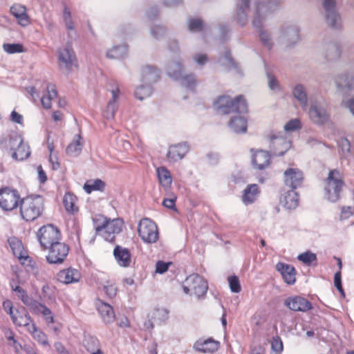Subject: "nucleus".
<instances>
[{"label": "nucleus", "instance_id": "obj_1", "mask_svg": "<svg viewBox=\"0 0 354 354\" xmlns=\"http://www.w3.org/2000/svg\"><path fill=\"white\" fill-rule=\"evenodd\" d=\"M279 0H257L255 2L252 25L259 32L261 42L267 49L271 50L274 46L270 32L264 28L267 17L279 9Z\"/></svg>", "mask_w": 354, "mask_h": 354}, {"label": "nucleus", "instance_id": "obj_2", "mask_svg": "<svg viewBox=\"0 0 354 354\" xmlns=\"http://www.w3.org/2000/svg\"><path fill=\"white\" fill-rule=\"evenodd\" d=\"M94 227L96 233L101 235L109 242L115 239V234H119L122 227V221L120 219H108L102 216H99L93 219Z\"/></svg>", "mask_w": 354, "mask_h": 354}, {"label": "nucleus", "instance_id": "obj_3", "mask_svg": "<svg viewBox=\"0 0 354 354\" xmlns=\"http://www.w3.org/2000/svg\"><path fill=\"white\" fill-rule=\"evenodd\" d=\"M44 198L40 196H30L21 201L20 213L23 219L32 221L40 216L44 211Z\"/></svg>", "mask_w": 354, "mask_h": 354}, {"label": "nucleus", "instance_id": "obj_4", "mask_svg": "<svg viewBox=\"0 0 354 354\" xmlns=\"http://www.w3.org/2000/svg\"><path fill=\"white\" fill-rule=\"evenodd\" d=\"M214 107L222 115L233 112L241 114L248 111L247 103L242 95L237 96L234 100L226 95L220 96L215 102Z\"/></svg>", "mask_w": 354, "mask_h": 354}, {"label": "nucleus", "instance_id": "obj_5", "mask_svg": "<svg viewBox=\"0 0 354 354\" xmlns=\"http://www.w3.org/2000/svg\"><path fill=\"white\" fill-rule=\"evenodd\" d=\"M167 73L171 78L180 81V85L194 91L196 86V80L193 74L184 75L183 66L180 62H171L167 66Z\"/></svg>", "mask_w": 354, "mask_h": 354}, {"label": "nucleus", "instance_id": "obj_6", "mask_svg": "<svg viewBox=\"0 0 354 354\" xmlns=\"http://www.w3.org/2000/svg\"><path fill=\"white\" fill-rule=\"evenodd\" d=\"M342 186L343 181L340 178L339 171L337 170L330 171L324 188L326 199L332 203L338 201Z\"/></svg>", "mask_w": 354, "mask_h": 354}, {"label": "nucleus", "instance_id": "obj_7", "mask_svg": "<svg viewBox=\"0 0 354 354\" xmlns=\"http://www.w3.org/2000/svg\"><path fill=\"white\" fill-rule=\"evenodd\" d=\"M183 288L185 294L201 297L206 294L208 286L207 282L199 274H192L186 278Z\"/></svg>", "mask_w": 354, "mask_h": 354}, {"label": "nucleus", "instance_id": "obj_8", "mask_svg": "<svg viewBox=\"0 0 354 354\" xmlns=\"http://www.w3.org/2000/svg\"><path fill=\"white\" fill-rule=\"evenodd\" d=\"M37 237L40 245L46 250L49 246L62 240L59 230L51 224L41 227L37 232Z\"/></svg>", "mask_w": 354, "mask_h": 354}, {"label": "nucleus", "instance_id": "obj_9", "mask_svg": "<svg viewBox=\"0 0 354 354\" xmlns=\"http://www.w3.org/2000/svg\"><path fill=\"white\" fill-rule=\"evenodd\" d=\"M141 239L147 243H156L158 239V230L156 223L149 218H142L138 227Z\"/></svg>", "mask_w": 354, "mask_h": 354}, {"label": "nucleus", "instance_id": "obj_10", "mask_svg": "<svg viewBox=\"0 0 354 354\" xmlns=\"http://www.w3.org/2000/svg\"><path fill=\"white\" fill-rule=\"evenodd\" d=\"M21 196L16 189L5 187L0 189V207L3 211H12L21 204Z\"/></svg>", "mask_w": 354, "mask_h": 354}, {"label": "nucleus", "instance_id": "obj_11", "mask_svg": "<svg viewBox=\"0 0 354 354\" xmlns=\"http://www.w3.org/2000/svg\"><path fill=\"white\" fill-rule=\"evenodd\" d=\"M48 250L46 255V261L50 264L62 263L69 252V247L61 241L56 242L47 248Z\"/></svg>", "mask_w": 354, "mask_h": 354}, {"label": "nucleus", "instance_id": "obj_12", "mask_svg": "<svg viewBox=\"0 0 354 354\" xmlns=\"http://www.w3.org/2000/svg\"><path fill=\"white\" fill-rule=\"evenodd\" d=\"M308 115L310 120L317 125H324L330 120V114L324 104L320 101L311 103Z\"/></svg>", "mask_w": 354, "mask_h": 354}, {"label": "nucleus", "instance_id": "obj_13", "mask_svg": "<svg viewBox=\"0 0 354 354\" xmlns=\"http://www.w3.org/2000/svg\"><path fill=\"white\" fill-rule=\"evenodd\" d=\"M58 65L61 70L66 73H70L77 66L75 55L68 44L59 49Z\"/></svg>", "mask_w": 354, "mask_h": 354}, {"label": "nucleus", "instance_id": "obj_14", "mask_svg": "<svg viewBox=\"0 0 354 354\" xmlns=\"http://www.w3.org/2000/svg\"><path fill=\"white\" fill-rule=\"evenodd\" d=\"M300 28L296 24L282 27L279 30V38L286 48H292L300 40Z\"/></svg>", "mask_w": 354, "mask_h": 354}, {"label": "nucleus", "instance_id": "obj_15", "mask_svg": "<svg viewBox=\"0 0 354 354\" xmlns=\"http://www.w3.org/2000/svg\"><path fill=\"white\" fill-rule=\"evenodd\" d=\"M322 5L326 24L333 29H339L342 26V20L335 8V0H323Z\"/></svg>", "mask_w": 354, "mask_h": 354}, {"label": "nucleus", "instance_id": "obj_16", "mask_svg": "<svg viewBox=\"0 0 354 354\" xmlns=\"http://www.w3.org/2000/svg\"><path fill=\"white\" fill-rule=\"evenodd\" d=\"M283 180L286 186L296 189L304 181V174L298 168H288L283 173Z\"/></svg>", "mask_w": 354, "mask_h": 354}, {"label": "nucleus", "instance_id": "obj_17", "mask_svg": "<svg viewBox=\"0 0 354 354\" xmlns=\"http://www.w3.org/2000/svg\"><path fill=\"white\" fill-rule=\"evenodd\" d=\"M284 305L290 310L296 312H307L313 308L312 304L300 296L290 297L285 299Z\"/></svg>", "mask_w": 354, "mask_h": 354}, {"label": "nucleus", "instance_id": "obj_18", "mask_svg": "<svg viewBox=\"0 0 354 354\" xmlns=\"http://www.w3.org/2000/svg\"><path fill=\"white\" fill-rule=\"evenodd\" d=\"M250 11V0H236L234 20H236L241 26L243 27L245 26L248 22Z\"/></svg>", "mask_w": 354, "mask_h": 354}, {"label": "nucleus", "instance_id": "obj_19", "mask_svg": "<svg viewBox=\"0 0 354 354\" xmlns=\"http://www.w3.org/2000/svg\"><path fill=\"white\" fill-rule=\"evenodd\" d=\"M10 12L19 26L26 27L30 24V19L27 14V8L25 6L15 3L10 8Z\"/></svg>", "mask_w": 354, "mask_h": 354}, {"label": "nucleus", "instance_id": "obj_20", "mask_svg": "<svg viewBox=\"0 0 354 354\" xmlns=\"http://www.w3.org/2000/svg\"><path fill=\"white\" fill-rule=\"evenodd\" d=\"M335 83L339 91L349 93L354 91V75L341 73L335 77Z\"/></svg>", "mask_w": 354, "mask_h": 354}, {"label": "nucleus", "instance_id": "obj_21", "mask_svg": "<svg viewBox=\"0 0 354 354\" xmlns=\"http://www.w3.org/2000/svg\"><path fill=\"white\" fill-rule=\"evenodd\" d=\"M189 151V147L186 142L174 145L169 147L167 158L169 162H175L183 159Z\"/></svg>", "mask_w": 354, "mask_h": 354}, {"label": "nucleus", "instance_id": "obj_22", "mask_svg": "<svg viewBox=\"0 0 354 354\" xmlns=\"http://www.w3.org/2000/svg\"><path fill=\"white\" fill-rule=\"evenodd\" d=\"M80 279V271L73 268L62 270L57 274V281L64 284L77 283Z\"/></svg>", "mask_w": 354, "mask_h": 354}, {"label": "nucleus", "instance_id": "obj_23", "mask_svg": "<svg viewBox=\"0 0 354 354\" xmlns=\"http://www.w3.org/2000/svg\"><path fill=\"white\" fill-rule=\"evenodd\" d=\"M160 73V70L153 66H144L141 68V81L151 86L159 80Z\"/></svg>", "mask_w": 354, "mask_h": 354}, {"label": "nucleus", "instance_id": "obj_24", "mask_svg": "<svg viewBox=\"0 0 354 354\" xmlns=\"http://www.w3.org/2000/svg\"><path fill=\"white\" fill-rule=\"evenodd\" d=\"M276 269L280 272L286 283L290 285L295 283L296 281V270L292 266L279 262L276 265Z\"/></svg>", "mask_w": 354, "mask_h": 354}, {"label": "nucleus", "instance_id": "obj_25", "mask_svg": "<svg viewBox=\"0 0 354 354\" xmlns=\"http://www.w3.org/2000/svg\"><path fill=\"white\" fill-rule=\"evenodd\" d=\"M260 189L257 184H250L243 189L241 196L242 203L245 205L254 203L259 198Z\"/></svg>", "mask_w": 354, "mask_h": 354}, {"label": "nucleus", "instance_id": "obj_26", "mask_svg": "<svg viewBox=\"0 0 354 354\" xmlns=\"http://www.w3.org/2000/svg\"><path fill=\"white\" fill-rule=\"evenodd\" d=\"M252 163L255 169H263L270 163V154L266 151L258 150L252 154Z\"/></svg>", "mask_w": 354, "mask_h": 354}, {"label": "nucleus", "instance_id": "obj_27", "mask_svg": "<svg viewBox=\"0 0 354 354\" xmlns=\"http://www.w3.org/2000/svg\"><path fill=\"white\" fill-rule=\"evenodd\" d=\"M113 255L118 264L124 268L129 267L131 263V256L128 249L116 245L113 250Z\"/></svg>", "mask_w": 354, "mask_h": 354}, {"label": "nucleus", "instance_id": "obj_28", "mask_svg": "<svg viewBox=\"0 0 354 354\" xmlns=\"http://www.w3.org/2000/svg\"><path fill=\"white\" fill-rule=\"evenodd\" d=\"M220 346L218 341L212 338L207 339H199L194 345L195 350L202 353H213L216 351Z\"/></svg>", "mask_w": 354, "mask_h": 354}, {"label": "nucleus", "instance_id": "obj_29", "mask_svg": "<svg viewBox=\"0 0 354 354\" xmlns=\"http://www.w3.org/2000/svg\"><path fill=\"white\" fill-rule=\"evenodd\" d=\"M11 319L16 326L26 327L27 331H28L30 326L35 324L29 314L24 309L17 310L11 317Z\"/></svg>", "mask_w": 354, "mask_h": 354}, {"label": "nucleus", "instance_id": "obj_30", "mask_svg": "<svg viewBox=\"0 0 354 354\" xmlns=\"http://www.w3.org/2000/svg\"><path fill=\"white\" fill-rule=\"evenodd\" d=\"M112 97L109 102L104 116L106 120H112L118 110L117 101L120 96V90L118 86L111 90Z\"/></svg>", "mask_w": 354, "mask_h": 354}, {"label": "nucleus", "instance_id": "obj_31", "mask_svg": "<svg viewBox=\"0 0 354 354\" xmlns=\"http://www.w3.org/2000/svg\"><path fill=\"white\" fill-rule=\"evenodd\" d=\"M292 93L301 109L306 111L308 104V98L306 87L301 84H297L293 87Z\"/></svg>", "mask_w": 354, "mask_h": 354}, {"label": "nucleus", "instance_id": "obj_32", "mask_svg": "<svg viewBox=\"0 0 354 354\" xmlns=\"http://www.w3.org/2000/svg\"><path fill=\"white\" fill-rule=\"evenodd\" d=\"M280 203L288 209H294L299 205V195L295 189L286 192L280 198Z\"/></svg>", "mask_w": 354, "mask_h": 354}, {"label": "nucleus", "instance_id": "obj_33", "mask_svg": "<svg viewBox=\"0 0 354 354\" xmlns=\"http://www.w3.org/2000/svg\"><path fill=\"white\" fill-rule=\"evenodd\" d=\"M22 142L21 136L17 133H13L9 136L8 138H6L0 142V147L12 153L16 150L20 144H22Z\"/></svg>", "mask_w": 354, "mask_h": 354}, {"label": "nucleus", "instance_id": "obj_34", "mask_svg": "<svg viewBox=\"0 0 354 354\" xmlns=\"http://www.w3.org/2000/svg\"><path fill=\"white\" fill-rule=\"evenodd\" d=\"M97 310L103 322L106 324L112 323L115 320V313L113 307L104 302L97 304Z\"/></svg>", "mask_w": 354, "mask_h": 354}, {"label": "nucleus", "instance_id": "obj_35", "mask_svg": "<svg viewBox=\"0 0 354 354\" xmlns=\"http://www.w3.org/2000/svg\"><path fill=\"white\" fill-rule=\"evenodd\" d=\"M84 146V140L80 134L75 135L72 142L68 145L66 149L67 155L77 157L80 155Z\"/></svg>", "mask_w": 354, "mask_h": 354}, {"label": "nucleus", "instance_id": "obj_36", "mask_svg": "<svg viewBox=\"0 0 354 354\" xmlns=\"http://www.w3.org/2000/svg\"><path fill=\"white\" fill-rule=\"evenodd\" d=\"M229 126L236 133L247 131V120L241 115L233 117L229 122Z\"/></svg>", "mask_w": 354, "mask_h": 354}, {"label": "nucleus", "instance_id": "obj_37", "mask_svg": "<svg viewBox=\"0 0 354 354\" xmlns=\"http://www.w3.org/2000/svg\"><path fill=\"white\" fill-rule=\"evenodd\" d=\"M12 290L15 292L16 295L21 301L30 309L32 308L37 301L33 300L29 297L27 292L19 286L11 284Z\"/></svg>", "mask_w": 354, "mask_h": 354}, {"label": "nucleus", "instance_id": "obj_38", "mask_svg": "<svg viewBox=\"0 0 354 354\" xmlns=\"http://www.w3.org/2000/svg\"><path fill=\"white\" fill-rule=\"evenodd\" d=\"M127 46L122 44L113 46L106 52V57L110 59H120L127 56Z\"/></svg>", "mask_w": 354, "mask_h": 354}, {"label": "nucleus", "instance_id": "obj_39", "mask_svg": "<svg viewBox=\"0 0 354 354\" xmlns=\"http://www.w3.org/2000/svg\"><path fill=\"white\" fill-rule=\"evenodd\" d=\"M187 29L192 32H205L208 27L198 18H190L187 21Z\"/></svg>", "mask_w": 354, "mask_h": 354}, {"label": "nucleus", "instance_id": "obj_40", "mask_svg": "<svg viewBox=\"0 0 354 354\" xmlns=\"http://www.w3.org/2000/svg\"><path fill=\"white\" fill-rule=\"evenodd\" d=\"M57 96V91L53 85L48 84L46 93L41 99V102L44 109H48L51 107L52 100Z\"/></svg>", "mask_w": 354, "mask_h": 354}, {"label": "nucleus", "instance_id": "obj_41", "mask_svg": "<svg viewBox=\"0 0 354 354\" xmlns=\"http://www.w3.org/2000/svg\"><path fill=\"white\" fill-rule=\"evenodd\" d=\"M30 154L29 147L27 144L22 142L16 150L11 153V156L16 160H24L26 159Z\"/></svg>", "mask_w": 354, "mask_h": 354}, {"label": "nucleus", "instance_id": "obj_42", "mask_svg": "<svg viewBox=\"0 0 354 354\" xmlns=\"http://www.w3.org/2000/svg\"><path fill=\"white\" fill-rule=\"evenodd\" d=\"M8 243L9 245L13 252V254L19 258V259H23L26 258L24 255V247L23 245L17 238L16 237H11L8 239Z\"/></svg>", "mask_w": 354, "mask_h": 354}, {"label": "nucleus", "instance_id": "obj_43", "mask_svg": "<svg viewBox=\"0 0 354 354\" xmlns=\"http://www.w3.org/2000/svg\"><path fill=\"white\" fill-rule=\"evenodd\" d=\"M157 175L161 185L165 188L170 187L172 183V178L169 171L165 167H159L157 169Z\"/></svg>", "mask_w": 354, "mask_h": 354}, {"label": "nucleus", "instance_id": "obj_44", "mask_svg": "<svg viewBox=\"0 0 354 354\" xmlns=\"http://www.w3.org/2000/svg\"><path fill=\"white\" fill-rule=\"evenodd\" d=\"M77 198L71 193H66L63 199V203L66 210L69 212L74 214L78 211V207L76 205Z\"/></svg>", "mask_w": 354, "mask_h": 354}, {"label": "nucleus", "instance_id": "obj_45", "mask_svg": "<svg viewBox=\"0 0 354 354\" xmlns=\"http://www.w3.org/2000/svg\"><path fill=\"white\" fill-rule=\"evenodd\" d=\"M28 332L30 333L32 337L42 346H45L49 345L46 335L39 330L36 327L35 324L30 326Z\"/></svg>", "mask_w": 354, "mask_h": 354}, {"label": "nucleus", "instance_id": "obj_46", "mask_svg": "<svg viewBox=\"0 0 354 354\" xmlns=\"http://www.w3.org/2000/svg\"><path fill=\"white\" fill-rule=\"evenodd\" d=\"M35 313H40L43 315L47 323H53L54 319L52 315L51 310L45 305L36 301L32 308H31Z\"/></svg>", "mask_w": 354, "mask_h": 354}, {"label": "nucleus", "instance_id": "obj_47", "mask_svg": "<svg viewBox=\"0 0 354 354\" xmlns=\"http://www.w3.org/2000/svg\"><path fill=\"white\" fill-rule=\"evenodd\" d=\"M153 92L152 86L149 84H142L136 88L134 96L139 100H143L151 96Z\"/></svg>", "mask_w": 354, "mask_h": 354}, {"label": "nucleus", "instance_id": "obj_48", "mask_svg": "<svg viewBox=\"0 0 354 354\" xmlns=\"http://www.w3.org/2000/svg\"><path fill=\"white\" fill-rule=\"evenodd\" d=\"M63 19L66 28L68 30V35L70 37L73 38L75 35V31L71 11L67 8L66 6H65L64 8Z\"/></svg>", "mask_w": 354, "mask_h": 354}, {"label": "nucleus", "instance_id": "obj_49", "mask_svg": "<svg viewBox=\"0 0 354 354\" xmlns=\"http://www.w3.org/2000/svg\"><path fill=\"white\" fill-rule=\"evenodd\" d=\"M271 139L272 140H274L273 142V145L282 146L281 151H277V150L274 151V153L276 156H283L290 147V144L289 142L286 141L284 139L279 138L277 136H271Z\"/></svg>", "mask_w": 354, "mask_h": 354}, {"label": "nucleus", "instance_id": "obj_50", "mask_svg": "<svg viewBox=\"0 0 354 354\" xmlns=\"http://www.w3.org/2000/svg\"><path fill=\"white\" fill-rule=\"evenodd\" d=\"M325 58L328 61L337 59L340 56L339 48L334 44H329L326 46Z\"/></svg>", "mask_w": 354, "mask_h": 354}, {"label": "nucleus", "instance_id": "obj_51", "mask_svg": "<svg viewBox=\"0 0 354 354\" xmlns=\"http://www.w3.org/2000/svg\"><path fill=\"white\" fill-rule=\"evenodd\" d=\"M84 344L86 349L89 353L96 352L97 349H100L99 340L95 337L86 336Z\"/></svg>", "mask_w": 354, "mask_h": 354}, {"label": "nucleus", "instance_id": "obj_52", "mask_svg": "<svg viewBox=\"0 0 354 354\" xmlns=\"http://www.w3.org/2000/svg\"><path fill=\"white\" fill-rule=\"evenodd\" d=\"M105 187V183L100 179H96L93 181H88L84 185V189L88 194L94 190H102Z\"/></svg>", "mask_w": 354, "mask_h": 354}, {"label": "nucleus", "instance_id": "obj_53", "mask_svg": "<svg viewBox=\"0 0 354 354\" xmlns=\"http://www.w3.org/2000/svg\"><path fill=\"white\" fill-rule=\"evenodd\" d=\"M102 286H103L104 291L109 297L113 298L117 295L118 289L114 281L107 280L102 283Z\"/></svg>", "mask_w": 354, "mask_h": 354}, {"label": "nucleus", "instance_id": "obj_54", "mask_svg": "<svg viewBox=\"0 0 354 354\" xmlns=\"http://www.w3.org/2000/svg\"><path fill=\"white\" fill-rule=\"evenodd\" d=\"M167 33V28L164 26L153 25L150 28V34L156 40L162 39Z\"/></svg>", "mask_w": 354, "mask_h": 354}, {"label": "nucleus", "instance_id": "obj_55", "mask_svg": "<svg viewBox=\"0 0 354 354\" xmlns=\"http://www.w3.org/2000/svg\"><path fill=\"white\" fill-rule=\"evenodd\" d=\"M297 259L303 263L310 266L312 263L317 261V256L315 253L307 251L299 254Z\"/></svg>", "mask_w": 354, "mask_h": 354}, {"label": "nucleus", "instance_id": "obj_56", "mask_svg": "<svg viewBox=\"0 0 354 354\" xmlns=\"http://www.w3.org/2000/svg\"><path fill=\"white\" fill-rule=\"evenodd\" d=\"M354 215V207L344 205L340 207L339 220L341 222L348 221Z\"/></svg>", "mask_w": 354, "mask_h": 354}, {"label": "nucleus", "instance_id": "obj_57", "mask_svg": "<svg viewBox=\"0 0 354 354\" xmlns=\"http://www.w3.org/2000/svg\"><path fill=\"white\" fill-rule=\"evenodd\" d=\"M3 49L9 54L24 52V47L20 44H4L3 45Z\"/></svg>", "mask_w": 354, "mask_h": 354}, {"label": "nucleus", "instance_id": "obj_58", "mask_svg": "<svg viewBox=\"0 0 354 354\" xmlns=\"http://www.w3.org/2000/svg\"><path fill=\"white\" fill-rule=\"evenodd\" d=\"M230 288L232 292L238 293L241 291L239 280L236 276H231L228 278Z\"/></svg>", "mask_w": 354, "mask_h": 354}, {"label": "nucleus", "instance_id": "obj_59", "mask_svg": "<svg viewBox=\"0 0 354 354\" xmlns=\"http://www.w3.org/2000/svg\"><path fill=\"white\" fill-rule=\"evenodd\" d=\"M284 130L287 132L293 131L301 128V122L299 119H293L288 121L284 125Z\"/></svg>", "mask_w": 354, "mask_h": 354}, {"label": "nucleus", "instance_id": "obj_60", "mask_svg": "<svg viewBox=\"0 0 354 354\" xmlns=\"http://www.w3.org/2000/svg\"><path fill=\"white\" fill-rule=\"evenodd\" d=\"M219 62L221 64L226 65L229 68H236L237 66L233 59L230 57L229 52H227L225 55L220 59Z\"/></svg>", "mask_w": 354, "mask_h": 354}, {"label": "nucleus", "instance_id": "obj_61", "mask_svg": "<svg viewBox=\"0 0 354 354\" xmlns=\"http://www.w3.org/2000/svg\"><path fill=\"white\" fill-rule=\"evenodd\" d=\"M192 57L194 61L201 66H204L208 62V57L205 53H196Z\"/></svg>", "mask_w": 354, "mask_h": 354}, {"label": "nucleus", "instance_id": "obj_62", "mask_svg": "<svg viewBox=\"0 0 354 354\" xmlns=\"http://www.w3.org/2000/svg\"><path fill=\"white\" fill-rule=\"evenodd\" d=\"M338 144L339 147L344 155H346L349 153L351 149V145L349 141L346 138H341L339 140Z\"/></svg>", "mask_w": 354, "mask_h": 354}, {"label": "nucleus", "instance_id": "obj_63", "mask_svg": "<svg viewBox=\"0 0 354 354\" xmlns=\"http://www.w3.org/2000/svg\"><path fill=\"white\" fill-rule=\"evenodd\" d=\"M268 86L270 89L274 91H280V86L279 84V82L277 80V79L268 74Z\"/></svg>", "mask_w": 354, "mask_h": 354}, {"label": "nucleus", "instance_id": "obj_64", "mask_svg": "<svg viewBox=\"0 0 354 354\" xmlns=\"http://www.w3.org/2000/svg\"><path fill=\"white\" fill-rule=\"evenodd\" d=\"M160 10L158 6H154L149 8L146 12V17L149 20L155 19L159 15Z\"/></svg>", "mask_w": 354, "mask_h": 354}]
</instances>
